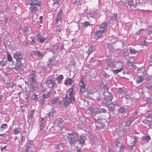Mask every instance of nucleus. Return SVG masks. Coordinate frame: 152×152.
<instances>
[{
	"mask_svg": "<svg viewBox=\"0 0 152 152\" xmlns=\"http://www.w3.org/2000/svg\"><path fill=\"white\" fill-rule=\"evenodd\" d=\"M30 2H28L25 3V5L28 7V5H29L30 7L29 9L31 13L32 14L36 13L38 11L39 7H40L42 5V2L38 0H30Z\"/></svg>",
	"mask_w": 152,
	"mask_h": 152,
	"instance_id": "1",
	"label": "nucleus"
},
{
	"mask_svg": "<svg viewBox=\"0 0 152 152\" xmlns=\"http://www.w3.org/2000/svg\"><path fill=\"white\" fill-rule=\"evenodd\" d=\"M37 74L35 70H32L30 73V79L31 82V85L33 90H37L38 89L39 82L37 81Z\"/></svg>",
	"mask_w": 152,
	"mask_h": 152,
	"instance_id": "2",
	"label": "nucleus"
},
{
	"mask_svg": "<svg viewBox=\"0 0 152 152\" xmlns=\"http://www.w3.org/2000/svg\"><path fill=\"white\" fill-rule=\"evenodd\" d=\"M78 135V133H75L74 134H68V136L67 137V138L71 144H74L77 141Z\"/></svg>",
	"mask_w": 152,
	"mask_h": 152,
	"instance_id": "3",
	"label": "nucleus"
},
{
	"mask_svg": "<svg viewBox=\"0 0 152 152\" xmlns=\"http://www.w3.org/2000/svg\"><path fill=\"white\" fill-rule=\"evenodd\" d=\"M13 56V58L16 60V61H24V63H25V59L23 58V55L20 52L18 51H16L14 53Z\"/></svg>",
	"mask_w": 152,
	"mask_h": 152,
	"instance_id": "4",
	"label": "nucleus"
},
{
	"mask_svg": "<svg viewBox=\"0 0 152 152\" xmlns=\"http://www.w3.org/2000/svg\"><path fill=\"white\" fill-rule=\"evenodd\" d=\"M75 101V99L74 97H71L68 98L67 95H66V98L64 99V105L65 107H67L69 105L73 103Z\"/></svg>",
	"mask_w": 152,
	"mask_h": 152,
	"instance_id": "5",
	"label": "nucleus"
},
{
	"mask_svg": "<svg viewBox=\"0 0 152 152\" xmlns=\"http://www.w3.org/2000/svg\"><path fill=\"white\" fill-rule=\"evenodd\" d=\"M119 97L122 98L125 97L126 99H129V96L126 95V89L124 88H119L118 89Z\"/></svg>",
	"mask_w": 152,
	"mask_h": 152,
	"instance_id": "6",
	"label": "nucleus"
},
{
	"mask_svg": "<svg viewBox=\"0 0 152 152\" xmlns=\"http://www.w3.org/2000/svg\"><path fill=\"white\" fill-rule=\"evenodd\" d=\"M140 3V0H129L127 2V4L130 7L135 8Z\"/></svg>",
	"mask_w": 152,
	"mask_h": 152,
	"instance_id": "7",
	"label": "nucleus"
},
{
	"mask_svg": "<svg viewBox=\"0 0 152 152\" xmlns=\"http://www.w3.org/2000/svg\"><path fill=\"white\" fill-rule=\"evenodd\" d=\"M80 88V92L83 93L84 92L85 88V83L84 82V78L82 77L80 80V82L79 83Z\"/></svg>",
	"mask_w": 152,
	"mask_h": 152,
	"instance_id": "8",
	"label": "nucleus"
},
{
	"mask_svg": "<svg viewBox=\"0 0 152 152\" xmlns=\"http://www.w3.org/2000/svg\"><path fill=\"white\" fill-rule=\"evenodd\" d=\"M94 118L96 121L100 120L102 123L107 122V119L106 118H104L103 117L97 115V114H95L94 115Z\"/></svg>",
	"mask_w": 152,
	"mask_h": 152,
	"instance_id": "9",
	"label": "nucleus"
},
{
	"mask_svg": "<svg viewBox=\"0 0 152 152\" xmlns=\"http://www.w3.org/2000/svg\"><path fill=\"white\" fill-rule=\"evenodd\" d=\"M22 61H16V64L15 67V69L17 71H19L21 67L24 66L23 64L25 63L23 61L22 62Z\"/></svg>",
	"mask_w": 152,
	"mask_h": 152,
	"instance_id": "10",
	"label": "nucleus"
},
{
	"mask_svg": "<svg viewBox=\"0 0 152 152\" xmlns=\"http://www.w3.org/2000/svg\"><path fill=\"white\" fill-rule=\"evenodd\" d=\"M66 120V119L63 116L60 117L58 119V124L57 125V126L61 128V131H63V129L64 131L66 130V129L65 128H63L61 129V126H60V124H62L64 122V120Z\"/></svg>",
	"mask_w": 152,
	"mask_h": 152,
	"instance_id": "11",
	"label": "nucleus"
},
{
	"mask_svg": "<svg viewBox=\"0 0 152 152\" xmlns=\"http://www.w3.org/2000/svg\"><path fill=\"white\" fill-rule=\"evenodd\" d=\"M106 105L108 107V109L109 111H113L115 110V107L117 105V104L113 103L110 104L107 103L106 104Z\"/></svg>",
	"mask_w": 152,
	"mask_h": 152,
	"instance_id": "12",
	"label": "nucleus"
},
{
	"mask_svg": "<svg viewBox=\"0 0 152 152\" xmlns=\"http://www.w3.org/2000/svg\"><path fill=\"white\" fill-rule=\"evenodd\" d=\"M107 23L106 22H104L99 26V28L100 31L102 32H104L106 29Z\"/></svg>",
	"mask_w": 152,
	"mask_h": 152,
	"instance_id": "13",
	"label": "nucleus"
},
{
	"mask_svg": "<svg viewBox=\"0 0 152 152\" xmlns=\"http://www.w3.org/2000/svg\"><path fill=\"white\" fill-rule=\"evenodd\" d=\"M133 117H130L127 120H126L125 122V126L124 128L126 127H128V129L129 130L130 126L131 124V122L133 121Z\"/></svg>",
	"mask_w": 152,
	"mask_h": 152,
	"instance_id": "14",
	"label": "nucleus"
},
{
	"mask_svg": "<svg viewBox=\"0 0 152 152\" xmlns=\"http://www.w3.org/2000/svg\"><path fill=\"white\" fill-rule=\"evenodd\" d=\"M127 64L130 68L133 69H137V66L134 65V63L130 61V60L127 61L126 63Z\"/></svg>",
	"mask_w": 152,
	"mask_h": 152,
	"instance_id": "15",
	"label": "nucleus"
},
{
	"mask_svg": "<svg viewBox=\"0 0 152 152\" xmlns=\"http://www.w3.org/2000/svg\"><path fill=\"white\" fill-rule=\"evenodd\" d=\"M78 135L77 141L79 142L80 144H83L85 142V137L82 136L79 137Z\"/></svg>",
	"mask_w": 152,
	"mask_h": 152,
	"instance_id": "16",
	"label": "nucleus"
},
{
	"mask_svg": "<svg viewBox=\"0 0 152 152\" xmlns=\"http://www.w3.org/2000/svg\"><path fill=\"white\" fill-rule=\"evenodd\" d=\"M61 17V12H59L56 18V23L57 24L61 23L62 22V19Z\"/></svg>",
	"mask_w": 152,
	"mask_h": 152,
	"instance_id": "17",
	"label": "nucleus"
},
{
	"mask_svg": "<svg viewBox=\"0 0 152 152\" xmlns=\"http://www.w3.org/2000/svg\"><path fill=\"white\" fill-rule=\"evenodd\" d=\"M22 130V128L21 127H18L16 128L13 130V133L15 135L20 134L21 133Z\"/></svg>",
	"mask_w": 152,
	"mask_h": 152,
	"instance_id": "18",
	"label": "nucleus"
},
{
	"mask_svg": "<svg viewBox=\"0 0 152 152\" xmlns=\"http://www.w3.org/2000/svg\"><path fill=\"white\" fill-rule=\"evenodd\" d=\"M103 32L100 30H97L95 33V35L97 37L96 39H98L102 37Z\"/></svg>",
	"mask_w": 152,
	"mask_h": 152,
	"instance_id": "19",
	"label": "nucleus"
},
{
	"mask_svg": "<svg viewBox=\"0 0 152 152\" xmlns=\"http://www.w3.org/2000/svg\"><path fill=\"white\" fill-rule=\"evenodd\" d=\"M73 83V81L72 79L70 78L67 77L65 80L64 84L66 86H67V85H69L70 86H71Z\"/></svg>",
	"mask_w": 152,
	"mask_h": 152,
	"instance_id": "20",
	"label": "nucleus"
},
{
	"mask_svg": "<svg viewBox=\"0 0 152 152\" xmlns=\"http://www.w3.org/2000/svg\"><path fill=\"white\" fill-rule=\"evenodd\" d=\"M89 113L90 114L94 115L95 114H97V108H92L88 109Z\"/></svg>",
	"mask_w": 152,
	"mask_h": 152,
	"instance_id": "21",
	"label": "nucleus"
},
{
	"mask_svg": "<svg viewBox=\"0 0 152 152\" xmlns=\"http://www.w3.org/2000/svg\"><path fill=\"white\" fill-rule=\"evenodd\" d=\"M113 98V96L111 94L109 95V96L106 97L105 98V100L106 101V104L107 103H109V102L111 101Z\"/></svg>",
	"mask_w": 152,
	"mask_h": 152,
	"instance_id": "22",
	"label": "nucleus"
},
{
	"mask_svg": "<svg viewBox=\"0 0 152 152\" xmlns=\"http://www.w3.org/2000/svg\"><path fill=\"white\" fill-rule=\"evenodd\" d=\"M31 99L33 100H35L36 102H38L39 100L38 95H36L35 93L32 94L31 96Z\"/></svg>",
	"mask_w": 152,
	"mask_h": 152,
	"instance_id": "23",
	"label": "nucleus"
},
{
	"mask_svg": "<svg viewBox=\"0 0 152 152\" xmlns=\"http://www.w3.org/2000/svg\"><path fill=\"white\" fill-rule=\"evenodd\" d=\"M82 27H86L88 26H90L94 24H91L88 21H85L82 23Z\"/></svg>",
	"mask_w": 152,
	"mask_h": 152,
	"instance_id": "24",
	"label": "nucleus"
},
{
	"mask_svg": "<svg viewBox=\"0 0 152 152\" xmlns=\"http://www.w3.org/2000/svg\"><path fill=\"white\" fill-rule=\"evenodd\" d=\"M125 113V109L123 107L120 108L119 110V113L121 116L124 115Z\"/></svg>",
	"mask_w": 152,
	"mask_h": 152,
	"instance_id": "25",
	"label": "nucleus"
},
{
	"mask_svg": "<svg viewBox=\"0 0 152 152\" xmlns=\"http://www.w3.org/2000/svg\"><path fill=\"white\" fill-rule=\"evenodd\" d=\"M121 68L119 69H116V70H113V71L115 75H116L118 73L121 72L123 70V66L122 64H121Z\"/></svg>",
	"mask_w": 152,
	"mask_h": 152,
	"instance_id": "26",
	"label": "nucleus"
},
{
	"mask_svg": "<svg viewBox=\"0 0 152 152\" xmlns=\"http://www.w3.org/2000/svg\"><path fill=\"white\" fill-rule=\"evenodd\" d=\"M64 78L63 76L62 75H60L56 78V80L58 81L57 83L59 84L61 83V80Z\"/></svg>",
	"mask_w": 152,
	"mask_h": 152,
	"instance_id": "27",
	"label": "nucleus"
},
{
	"mask_svg": "<svg viewBox=\"0 0 152 152\" xmlns=\"http://www.w3.org/2000/svg\"><path fill=\"white\" fill-rule=\"evenodd\" d=\"M143 80V77L140 75L138 77L136 80V82L137 83H142Z\"/></svg>",
	"mask_w": 152,
	"mask_h": 152,
	"instance_id": "28",
	"label": "nucleus"
},
{
	"mask_svg": "<svg viewBox=\"0 0 152 152\" xmlns=\"http://www.w3.org/2000/svg\"><path fill=\"white\" fill-rule=\"evenodd\" d=\"M147 103L149 107H152V99L148 97L146 99Z\"/></svg>",
	"mask_w": 152,
	"mask_h": 152,
	"instance_id": "29",
	"label": "nucleus"
},
{
	"mask_svg": "<svg viewBox=\"0 0 152 152\" xmlns=\"http://www.w3.org/2000/svg\"><path fill=\"white\" fill-rule=\"evenodd\" d=\"M94 49V47L91 45L90 46L89 48L86 51V53L88 54H91L93 51Z\"/></svg>",
	"mask_w": 152,
	"mask_h": 152,
	"instance_id": "30",
	"label": "nucleus"
},
{
	"mask_svg": "<svg viewBox=\"0 0 152 152\" xmlns=\"http://www.w3.org/2000/svg\"><path fill=\"white\" fill-rule=\"evenodd\" d=\"M129 52L131 54H136L137 53H138L139 51L136 50L133 48H132L131 47L129 48Z\"/></svg>",
	"mask_w": 152,
	"mask_h": 152,
	"instance_id": "31",
	"label": "nucleus"
},
{
	"mask_svg": "<svg viewBox=\"0 0 152 152\" xmlns=\"http://www.w3.org/2000/svg\"><path fill=\"white\" fill-rule=\"evenodd\" d=\"M117 14L116 13L113 14L111 16H110V21H113L115 19L117 18Z\"/></svg>",
	"mask_w": 152,
	"mask_h": 152,
	"instance_id": "32",
	"label": "nucleus"
},
{
	"mask_svg": "<svg viewBox=\"0 0 152 152\" xmlns=\"http://www.w3.org/2000/svg\"><path fill=\"white\" fill-rule=\"evenodd\" d=\"M56 113V111L54 108H52L51 111L48 113V115L49 117H53L54 114Z\"/></svg>",
	"mask_w": 152,
	"mask_h": 152,
	"instance_id": "33",
	"label": "nucleus"
},
{
	"mask_svg": "<svg viewBox=\"0 0 152 152\" xmlns=\"http://www.w3.org/2000/svg\"><path fill=\"white\" fill-rule=\"evenodd\" d=\"M106 111V110L104 109L97 108V114L102 113H105Z\"/></svg>",
	"mask_w": 152,
	"mask_h": 152,
	"instance_id": "34",
	"label": "nucleus"
},
{
	"mask_svg": "<svg viewBox=\"0 0 152 152\" xmlns=\"http://www.w3.org/2000/svg\"><path fill=\"white\" fill-rule=\"evenodd\" d=\"M73 89L72 87L71 88H70L69 90V97H74L73 95Z\"/></svg>",
	"mask_w": 152,
	"mask_h": 152,
	"instance_id": "35",
	"label": "nucleus"
},
{
	"mask_svg": "<svg viewBox=\"0 0 152 152\" xmlns=\"http://www.w3.org/2000/svg\"><path fill=\"white\" fill-rule=\"evenodd\" d=\"M38 41L40 43L44 42L45 40V38L44 37H41V36H39L37 39Z\"/></svg>",
	"mask_w": 152,
	"mask_h": 152,
	"instance_id": "36",
	"label": "nucleus"
},
{
	"mask_svg": "<svg viewBox=\"0 0 152 152\" xmlns=\"http://www.w3.org/2000/svg\"><path fill=\"white\" fill-rule=\"evenodd\" d=\"M7 53L8 61L10 62L12 60V57L10 54L8 53V52H7Z\"/></svg>",
	"mask_w": 152,
	"mask_h": 152,
	"instance_id": "37",
	"label": "nucleus"
},
{
	"mask_svg": "<svg viewBox=\"0 0 152 152\" xmlns=\"http://www.w3.org/2000/svg\"><path fill=\"white\" fill-rule=\"evenodd\" d=\"M57 87V84L55 81L51 84V88L52 89H54Z\"/></svg>",
	"mask_w": 152,
	"mask_h": 152,
	"instance_id": "38",
	"label": "nucleus"
},
{
	"mask_svg": "<svg viewBox=\"0 0 152 152\" xmlns=\"http://www.w3.org/2000/svg\"><path fill=\"white\" fill-rule=\"evenodd\" d=\"M55 81V80H53L51 79H48L46 81V83L48 85L51 84L53 82Z\"/></svg>",
	"mask_w": 152,
	"mask_h": 152,
	"instance_id": "39",
	"label": "nucleus"
},
{
	"mask_svg": "<svg viewBox=\"0 0 152 152\" xmlns=\"http://www.w3.org/2000/svg\"><path fill=\"white\" fill-rule=\"evenodd\" d=\"M36 53L39 57H41L42 58L44 56V54H42V53L40 51H37Z\"/></svg>",
	"mask_w": 152,
	"mask_h": 152,
	"instance_id": "40",
	"label": "nucleus"
},
{
	"mask_svg": "<svg viewBox=\"0 0 152 152\" xmlns=\"http://www.w3.org/2000/svg\"><path fill=\"white\" fill-rule=\"evenodd\" d=\"M58 100V99L57 97H54L52 100V103L55 104L57 103Z\"/></svg>",
	"mask_w": 152,
	"mask_h": 152,
	"instance_id": "41",
	"label": "nucleus"
},
{
	"mask_svg": "<svg viewBox=\"0 0 152 152\" xmlns=\"http://www.w3.org/2000/svg\"><path fill=\"white\" fill-rule=\"evenodd\" d=\"M8 128V125L7 124H3L1 125V128L2 129H5Z\"/></svg>",
	"mask_w": 152,
	"mask_h": 152,
	"instance_id": "42",
	"label": "nucleus"
},
{
	"mask_svg": "<svg viewBox=\"0 0 152 152\" xmlns=\"http://www.w3.org/2000/svg\"><path fill=\"white\" fill-rule=\"evenodd\" d=\"M103 77L105 79L107 80L110 77V76L109 75H107L105 73H104L103 75Z\"/></svg>",
	"mask_w": 152,
	"mask_h": 152,
	"instance_id": "43",
	"label": "nucleus"
},
{
	"mask_svg": "<svg viewBox=\"0 0 152 152\" xmlns=\"http://www.w3.org/2000/svg\"><path fill=\"white\" fill-rule=\"evenodd\" d=\"M34 110H32L30 111V117L32 118L34 115Z\"/></svg>",
	"mask_w": 152,
	"mask_h": 152,
	"instance_id": "44",
	"label": "nucleus"
},
{
	"mask_svg": "<svg viewBox=\"0 0 152 152\" xmlns=\"http://www.w3.org/2000/svg\"><path fill=\"white\" fill-rule=\"evenodd\" d=\"M87 16L88 17H89L94 18L93 15L91 13H87Z\"/></svg>",
	"mask_w": 152,
	"mask_h": 152,
	"instance_id": "45",
	"label": "nucleus"
},
{
	"mask_svg": "<svg viewBox=\"0 0 152 152\" xmlns=\"http://www.w3.org/2000/svg\"><path fill=\"white\" fill-rule=\"evenodd\" d=\"M40 130H42L44 128V124L42 122V121H41V122H40Z\"/></svg>",
	"mask_w": 152,
	"mask_h": 152,
	"instance_id": "46",
	"label": "nucleus"
},
{
	"mask_svg": "<svg viewBox=\"0 0 152 152\" xmlns=\"http://www.w3.org/2000/svg\"><path fill=\"white\" fill-rule=\"evenodd\" d=\"M144 139L148 141L151 139L149 135L145 136L144 138Z\"/></svg>",
	"mask_w": 152,
	"mask_h": 152,
	"instance_id": "47",
	"label": "nucleus"
},
{
	"mask_svg": "<svg viewBox=\"0 0 152 152\" xmlns=\"http://www.w3.org/2000/svg\"><path fill=\"white\" fill-rule=\"evenodd\" d=\"M53 4L54 5L55 4H57V5H58V2L60 1V0H53Z\"/></svg>",
	"mask_w": 152,
	"mask_h": 152,
	"instance_id": "48",
	"label": "nucleus"
},
{
	"mask_svg": "<svg viewBox=\"0 0 152 152\" xmlns=\"http://www.w3.org/2000/svg\"><path fill=\"white\" fill-rule=\"evenodd\" d=\"M64 145L63 143H61L59 144H58L57 145V146L58 148H59L60 147H62Z\"/></svg>",
	"mask_w": 152,
	"mask_h": 152,
	"instance_id": "49",
	"label": "nucleus"
},
{
	"mask_svg": "<svg viewBox=\"0 0 152 152\" xmlns=\"http://www.w3.org/2000/svg\"><path fill=\"white\" fill-rule=\"evenodd\" d=\"M152 87V85H149L148 86H147L146 88L148 90H149L150 89H151V88Z\"/></svg>",
	"mask_w": 152,
	"mask_h": 152,
	"instance_id": "50",
	"label": "nucleus"
},
{
	"mask_svg": "<svg viewBox=\"0 0 152 152\" xmlns=\"http://www.w3.org/2000/svg\"><path fill=\"white\" fill-rule=\"evenodd\" d=\"M49 94V93L48 94L46 95L45 94H43V98L44 99H45L47 98H48V96Z\"/></svg>",
	"mask_w": 152,
	"mask_h": 152,
	"instance_id": "51",
	"label": "nucleus"
},
{
	"mask_svg": "<svg viewBox=\"0 0 152 152\" xmlns=\"http://www.w3.org/2000/svg\"><path fill=\"white\" fill-rule=\"evenodd\" d=\"M149 58L150 60V63H151V65L152 66V54L150 55Z\"/></svg>",
	"mask_w": 152,
	"mask_h": 152,
	"instance_id": "52",
	"label": "nucleus"
},
{
	"mask_svg": "<svg viewBox=\"0 0 152 152\" xmlns=\"http://www.w3.org/2000/svg\"><path fill=\"white\" fill-rule=\"evenodd\" d=\"M76 62L74 60H73L72 62L71 65L72 66H75L76 65Z\"/></svg>",
	"mask_w": 152,
	"mask_h": 152,
	"instance_id": "53",
	"label": "nucleus"
},
{
	"mask_svg": "<svg viewBox=\"0 0 152 152\" xmlns=\"http://www.w3.org/2000/svg\"><path fill=\"white\" fill-rule=\"evenodd\" d=\"M25 137L24 136H22V137L20 139V140L21 142H23L25 140Z\"/></svg>",
	"mask_w": 152,
	"mask_h": 152,
	"instance_id": "54",
	"label": "nucleus"
},
{
	"mask_svg": "<svg viewBox=\"0 0 152 152\" xmlns=\"http://www.w3.org/2000/svg\"><path fill=\"white\" fill-rule=\"evenodd\" d=\"M143 30V29H140L139 31L136 33L135 34L138 35V34H140L141 32V31L142 30Z\"/></svg>",
	"mask_w": 152,
	"mask_h": 152,
	"instance_id": "55",
	"label": "nucleus"
},
{
	"mask_svg": "<svg viewBox=\"0 0 152 152\" xmlns=\"http://www.w3.org/2000/svg\"><path fill=\"white\" fill-rule=\"evenodd\" d=\"M124 149V147L123 145H121L120 147V150L121 151H123Z\"/></svg>",
	"mask_w": 152,
	"mask_h": 152,
	"instance_id": "56",
	"label": "nucleus"
},
{
	"mask_svg": "<svg viewBox=\"0 0 152 152\" xmlns=\"http://www.w3.org/2000/svg\"><path fill=\"white\" fill-rule=\"evenodd\" d=\"M28 28L27 27H26L24 29V32L25 33H26L28 30Z\"/></svg>",
	"mask_w": 152,
	"mask_h": 152,
	"instance_id": "57",
	"label": "nucleus"
},
{
	"mask_svg": "<svg viewBox=\"0 0 152 152\" xmlns=\"http://www.w3.org/2000/svg\"><path fill=\"white\" fill-rule=\"evenodd\" d=\"M42 16H40L39 18V19L40 20V23H42Z\"/></svg>",
	"mask_w": 152,
	"mask_h": 152,
	"instance_id": "58",
	"label": "nucleus"
},
{
	"mask_svg": "<svg viewBox=\"0 0 152 152\" xmlns=\"http://www.w3.org/2000/svg\"><path fill=\"white\" fill-rule=\"evenodd\" d=\"M61 30H60V29H57L56 32H58V33H59L61 32Z\"/></svg>",
	"mask_w": 152,
	"mask_h": 152,
	"instance_id": "59",
	"label": "nucleus"
},
{
	"mask_svg": "<svg viewBox=\"0 0 152 152\" xmlns=\"http://www.w3.org/2000/svg\"><path fill=\"white\" fill-rule=\"evenodd\" d=\"M148 122H149V121H148V120H146L145 121H143V122L144 123H145V124H146V123H147Z\"/></svg>",
	"mask_w": 152,
	"mask_h": 152,
	"instance_id": "60",
	"label": "nucleus"
},
{
	"mask_svg": "<svg viewBox=\"0 0 152 152\" xmlns=\"http://www.w3.org/2000/svg\"><path fill=\"white\" fill-rule=\"evenodd\" d=\"M40 34H39V33H37V34H36V36L37 37H38V38L39 37V36H40Z\"/></svg>",
	"mask_w": 152,
	"mask_h": 152,
	"instance_id": "61",
	"label": "nucleus"
},
{
	"mask_svg": "<svg viewBox=\"0 0 152 152\" xmlns=\"http://www.w3.org/2000/svg\"><path fill=\"white\" fill-rule=\"evenodd\" d=\"M35 42V40L33 39H32L31 41V43H34Z\"/></svg>",
	"mask_w": 152,
	"mask_h": 152,
	"instance_id": "62",
	"label": "nucleus"
},
{
	"mask_svg": "<svg viewBox=\"0 0 152 152\" xmlns=\"http://www.w3.org/2000/svg\"><path fill=\"white\" fill-rule=\"evenodd\" d=\"M7 147V145H5L4 147L3 148L1 149V150L2 151L3 149Z\"/></svg>",
	"mask_w": 152,
	"mask_h": 152,
	"instance_id": "63",
	"label": "nucleus"
},
{
	"mask_svg": "<svg viewBox=\"0 0 152 152\" xmlns=\"http://www.w3.org/2000/svg\"><path fill=\"white\" fill-rule=\"evenodd\" d=\"M138 113V111H136L134 112V114H137Z\"/></svg>",
	"mask_w": 152,
	"mask_h": 152,
	"instance_id": "64",
	"label": "nucleus"
}]
</instances>
